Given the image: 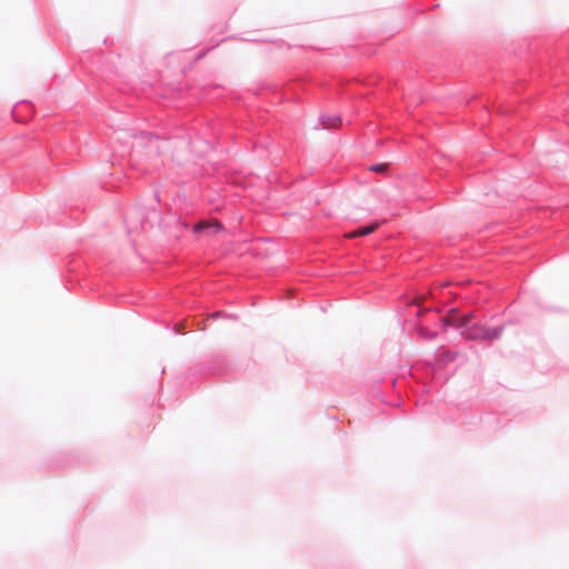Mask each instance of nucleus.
Returning a JSON list of instances; mask_svg holds the SVG:
<instances>
[{
    "mask_svg": "<svg viewBox=\"0 0 569 569\" xmlns=\"http://www.w3.org/2000/svg\"><path fill=\"white\" fill-rule=\"evenodd\" d=\"M388 167H389V164L386 162L373 163V164L369 166L368 170L371 172H377V173H386L388 171Z\"/></svg>",
    "mask_w": 569,
    "mask_h": 569,
    "instance_id": "20e7f679",
    "label": "nucleus"
},
{
    "mask_svg": "<svg viewBox=\"0 0 569 569\" xmlns=\"http://www.w3.org/2000/svg\"><path fill=\"white\" fill-rule=\"evenodd\" d=\"M223 318H226V319L237 320V319H238V316H237V315H232V313H230V315H224V316H223Z\"/></svg>",
    "mask_w": 569,
    "mask_h": 569,
    "instance_id": "f8f14e48",
    "label": "nucleus"
},
{
    "mask_svg": "<svg viewBox=\"0 0 569 569\" xmlns=\"http://www.w3.org/2000/svg\"><path fill=\"white\" fill-rule=\"evenodd\" d=\"M212 228L209 229L208 234H216L218 232H221L224 230L223 224L220 221H216L213 224H211Z\"/></svg>",
    "mask_w": 569,
    "mask_h": 569,
    "instance_id": "39448f33",
    "label": "nucleus"
},
{
    "mask_svg": "<svg viewBox=\"0 0 569 569\" xmlns=\"http://www.w3.org/2000/svg\"><path fill=\"white\" fill-rule=\"evenodd\" d=\"M153 201L154 203H160V192L157 189H153Z\"/></svg>",
    "mask_w": 569,
    "mask_h": 569,
    "instance_id": "9d476101",
    "label": "nucleus"
},
{
    "mask_svg": "<svg viewBox=\"0 0 569 569\" xmlns=\"http://www.w3.org/2000/svg\"><path fill=\"white\" fill-rule=\"evenodd\" d=\"M212 226L206 221H200L192 227L193 233H202L206 232L208 234L209 229H211Z\"/></svg>",
    "mask_w": 569,
    "mask_h": 569,
    "instance_id": "7ed1b4c3",
    "label": "nucleus"
},
{
    "mask_svg": "<svg viewBox=\"0 0 569 569\" xmlns=\"http://www.w3.org/2000/svg\"><path fill=\"white\" fill-rule=\"evenodd\" d=\"M223 316H224V315L222 313V311H216V312H213V313L211 315V318H212V319H218V318H221V317L223 318Z\"/></svg>",
    "mask_w": 569,
    "mask_h": 569,
    "instance_id": "9b49d317",
    "label": "nucleus"
},
{
    "mask_svg": "<svg viewBox=\"0 0 569 569\" xmlns=\"http://www.w3.org/2000/svg\"><path fill=\"white\" fill-rule=\"evenodd\" d=\"M143 138H144V146H150L152 143V140H158L159 137H158V134H156L153 132L144 131Z\"/></svg>",
    "mask_w": 569,
    "mask_h": 569,
    "instance_id": "423d86ee",
    "label": "nucleus"
},
{
    "mask_svg": "<svg viewBox=\"0 0 569 569\" xmlns=\"http://www.w3.org/2000/svg\"><path fill=\"white\" fill-rule=\"evenodd\" d=\"M375 230V227L372 224L363 226L361 228V234L367 236Z\"/></svg>",
    "mask_w": 569,
    "mask_h": 569,
    "instance_id": "6e6552de",
    "label": "nucleus"
},
{
    "mask_svg": "<svg viewBox=\"0 0 569 569\" xmlns=\"http://www.w3.org/2000/svg\"><path fill=\"white\" fill-rule=\"evenodd\" d=\"M440 322L441 329L445 332L453 329L466 340L478 342L498 340L506 329L505 323L496 327H487L476 320L472 313H468L463 317H443L440 319Z\"/></svg>",
    "mask_w": 569,
    "mask_h": 569,
    "instance_id": "f257e3e1",
    "label": "nucleus"
},
{
    "mask_svg": "<svg viewBox=\"0 0 569 569\" xmlns=\"http://www.w3.org/2000/svg\"><path fill=\"white\" fill-rule=\"evenodd\" d=\"M320 122L325 127L332 128V127H336L338 123H341V118L338 114H336V116L321 114Z\"/></svg>",
    "mask_w": 569,
    "mask_h": 569,
    "instance_id": "f03ea898",
    "label": "nucleus"
},
{
    "mask_svg": "<svg viewBox=\"0 0 569 569\" xmlns=\"http://www.w3.org/2000/svg\"><path fill=\"white\" fill-rule=\"evenodd\" d=\"M421 312H422V310H421L420 308H418V309H417V312H416V316H417V317H420V316H421Z\"/></svg>",
    "mask_w": 569,
    "mask_h": 569,
    "instance_id": "ddd939ff",
    "label": "nucleus"
},
{
    "mask_svg": "<svg viewBox=\"0 0 569 569\" xmlns=\"http://www.w3.org/2000/svg\"><path fill=\"white\" fill-rule=\"evenodd\" d=\"M456 357H457V353L449 351V350L442 351V353H441V359L447 362L453 361L456 359Z\"/></svg>",
    "mask_w": 569,
    "mask_h": 569,
    "instance_id": "0eeeda50",
    "label": "nucleus"
},
{
    "mask_svg": "<svg viewBox=\"0 0 569 569\" xmlns=\"http://www.w3.org/2000/svg\"><path fill=\"white\" fill-rule=\"evenodd\" d=\"M204 56V53L198 54L197 59H201Z\"/></svg>",
    "mask_w": 569,
    "mask_h": 569,
    "instance_id": "4468645a",
    "label": "nucleus"
},
{
    "mask_svg": "<svg viewBox=\"0 0 569 569\" xmlns=\"http://www.w3.org/2000/svg\"><path fill=\"white\" fill-rule=\"evenodd\" d=\"M423 337H426L427 339H433L438 336V333L436 331H427V332H423L422 333Z\"/></svg>",
    "mask_w": 569,
    "mask_h": 569,
    "instance_id": "1a4fd4ad",
    "label": "nucleus"
}]
</instances>
